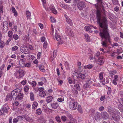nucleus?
<instances>
[{
    "label": "nucleus",
    "mask_w": 123,
    "mask_h": 123,
    "mask_svg": "<svg viewBox=\"0 0 123 123\" xmlns=\"http://www.w3.org/2000/svg\"><path fill=\"white\" fill-rule=\"evenodd\" d=\"M98 23L101 28L99 33V35L102 39L101 43L103 47H106L107 43L110 41V36L108 29V25L106 23V19L104 17L101 19L99 13L98 15Z\"/></svg>",
    "instance_id": "nucleus-1"
},
{
    "label": "nucleus",
    "mask_w": 123,
    "mask_h": 123,
    "mask_svg": "<svg viewBox=\"0 0 123 123\" xmlns=\"http://www.w3.org/2000/svg\"><path fill=\"white\" fill-rule=\"evenodd\" d=\"M108 111L113 118L115 121H117L119 118V116L118 114H115V111L111 107L109 106L108 107Z\"/></svg>",
    "instance_id": "nucleus-2"
},
{
    "label": "nucleus",
    "mask_w": 123,
    "mask_h": 123,
    "mask_svg": "<svg viewBox=\"0 0 123 123\" xmlns=\"http://www.w3.org/2000/svg\"><path fill=\"white\" fill-rule=\"evenodd\" d=\"M71 101H70L68 103L69 107L72 109L75 110L77 107V103L74 101V99H71Z\"/></svg>",
    "instance_id": "nucleus-3"
},
{
    "label": "nucleus",
    "mask_w": 123,
    "mask_h": 123,
    "mask_svg": "<svg viewBox=\"0 0 123 123\" xmlns=\"http://www.w3.org/2000/svg\"><path fill=\"white\" fill-rule=\"evenodd\" d=\"M9 109V107L6 104L4 105L1 110H0V115H3L4 113H7Z\"/></svg>",
    "instance_id": "nucleus-4"
},
{
    "label": "nucleus",
    "mask_w": 123,
    "mask_h": 123,
    "mask_svg": "<svg viewBox=\"0 0 123 123\" xmlns=\"http://www.w3.org/2000/svg\"><path fill=\"white\" fill-rule=\"evenodd\" d=\"M66 34L68 36L73 37L74 35L71 29L69 26H67L65 31Z\"/></svg>",
    "instance_id": "nucleus-5"
},
{
    "label": "nucleus",
    "mask_w": 123,
    "mask_h": 123,
    "mask_svg": "<svg viewBox=\"0 0 123 123\" xmlns=\"http://www.w3.org/2000/svg\"><path fill=\"white\" fill-rule=\"evenodd\" d=\"M86 6L85 3L83 1H80L77 4V7L80 10H83Z\"/></svg>",
    "instance_id": "nucleus-6"
},
{
    "label": "nucleus",
    "mask_w": 123,
    "mask_h": 123,
    "mask_svg": "<svg viewBox=\"0 0 123 123\" xmlns=\"http://www.w3.org/2000/svg\"><path fill=\"white\" fill-rule=\"evenodd\" d=\"M102 12L103 14L104 15V16L102 17H101L100 11L99 10H98L97 11L96 15H97V22H98V13H99V14L100 15V18H101H101L103 19V18L104 17L105 18H106V23L107 25V19L106 18L105 16V9L104 8H102Z\"/></svg>",
    "instance_id": "nucleus-7"
},
{
    "label": "nucleus",
    "mask_w": 123,
    "mask_h": 123,
    "mask_svg": "<svg viewBox=\"0 0 123 123\" xmlns=\"http://www.w3.org/2000/svg\"><path fill=\"white\" fill-rule=\"evenodd\" d=\"M23 97V93L20 92L18 90L17 95L16 97H15V99L20 100L22 99Z\"/></svg>",
    "instance_id": "nucleus-8"
},
{
    "label": "nucleus",
    "mask_w": 123,
    "mask_h": 123,
    "mask_svg": "<svg viewBox=\"0 0 123 123\" xmlns=\"http://www.w3.org/2000/svg\"><path fill=\"white\" fill-rule=\"evenodd\" d=\"M84 28L86 31H89L90 32H92L93 31H92V29L94 28H95V27L92 25L86 26H85Z\"/></svg>",
    "instance_id": "nucleus-9"
},
{
    "label": "nucleus",
    "mask_w": 123,
    "mask_h": 123,
    "mask_svg": "<svg viewBox=\"0 0 123 123\" xmlns=\"http://www.w3.org/2000/svg\"><path fill=\"white\" fill-rule=\"evenodd\" d=\"M2 25L3 30L5 32L6 31H7V28L8 26V23L6 21L3 22L1 24Z\"/></svg>",
    "instance_id": "nucleus-10"
},
{
    "label": "nucleus",
    "mask_w": 123,
    "mask_h": 123,
    "mask_svg": "<svg viewBox=\"0 0 123 123\" xmlns=\"http://www.w3.org/2000/svg\"><path fill=\"white\" fill-rule=\"evenodd\" d=\"M92 82L90 80H87L86 82V84L83 86L84 88L86 89L87 88H90L91 87L90 85L91 84Z\"/></svg>",
    "instance_id": "nucleus-11"
},
{
    "label": "nucleus",
    "mask_w": 123,
    "mask_h": 123,
    "mask_svg": "<svg viewBox=\"0 0 123 123\" xmlns=\"http://www.w3.org/2000/svg\"><path fill=\"white\" fill-rule=\"evenodd\" d=\"M18 90V89H16L12 92L11 94L12 96V97H13V98H15V97H16V96H17Z\"/></svg>",
    "instance_id": "nucleus-12"
},
{
    "label": "nucleus",
    "mask_w": 123,
    "mask_h": 123,
    "mask_svg": "<svg viewBox=\"0 0 123 123\" xmlns=\"http://www.w3.org/2000/svg\"><path fill=\"white\" fill-rule=\"evenodd\" d=\"M102 116L103 119H107L109 117L108 114L106 112L102 113Z\"/></svg>",
    "instance_id": "nucleus-13"
},
{
    "label": "nucleus",
    "mask_w": 123,
    "mask_h": 123,
    "mask_svg": "<svg viewBox=\"0 0 123 123\" xmlns=\"http://www.w3.org/2000/svg\"><path fill=\"white\" fill-rule=\"evenodd\" d=\"M97 62L98 64L100 65L104 63V61L102 57H101L98 58Z\"/></svg>",
    "instance_id": "nucleus-14"
},
{
    "label": "nucleus",
    "mask_w": 123,
    "mask_h": 123,
    "mask_svg": "<svg viewBox=\"0 0 123 123\" xmlns=\"http://www.w3.org/2000/svg\"><path fill=\"white\" fill-rule=\"evenodd\" d=\"M12 99L14 100L13 97H12V95L10 93L8 94L6 96V101L9 100L11 101Z\"/></svg>",
    "instance_id": "nucleus-15"
},
{
    "label": "nucleus",
    "mask_w": 123,
    "mask_h": 123,
    "mask_svg": "<svg viewBox=\"0 0 123 123\" xmlns=\"http://www.w3.org/2000/svg\"><path fill=\"white\" fill-rule=\"evenodd\" d=\"M24 71L21 69H19L17 71V72L19 74V76L20 77H22L24 75Z\"/></svg>",
    "instance_id": "nucleus-16"
},
{
    "label": "nucleus",
    "mask_w": 123,
    "mask_h": 123,
    "mask_svg": "<svg viewBox=\"0 0 123 123\" xmlns=\"http://www.w3.org/2000/svg\"><path fill=\"white\" fill-rule=\"evenodd\" d=\"M51 11L55 14H56L57 12L56 10L55 9V7L53 6H50L49 7Z\"/></svg>",
    "instance_id": "nucleus-17"
},
{
    "label": "nucleus",
    "mask_w": 123,
    "mask_h": 123,
    "mask_svg": "<svg viewBox=\"0 0 123 123\" xmlns=\"http://www.w3.org/2000/svg\"><path fill=\"white\" fill-rule=\"evenodd\" d=\"M12 12L14 13V16L16 17L18 16V13L15 8L13 7H12L11 9Z\"/></svg>",
    "instance_id": "nucleus-18"
},
{
    "label": "nucleus",
    "mask_w": 123,
    "mask_h": 123,
    "mask_svg": "<svg viewBox=\"0 0 123 123\" xmlns=\"http://www.w3.org/2000/svg\"><path fill=\"white\" fill-rule=\"evenodd\" d=\"M51 106L53 108L55 109L58 107L59 105L58 103H56L52 104L51 105Z\"/></svg>",
    "instance_id": "nucleus-19"
},
{
    "label": "nucleus",
    "mask_w": 123,
    "mask_h": 123,
    "mask_svg": "<svg viewBox=\"0 0 123 123\" xmlns=\"http://www.w3.org/2000/svg\"><path fill=\"white\" fill-rule=\"evenodd\" d=\"M86 76L85 74L82 73L79 74H78V77L82 80L85 79Z\"/></svg>",
    "instance_id": "nucleus-20"
},
{
    "label": "nucleus",
    "mask_w": 123,
    "mask_h": 123,
    "mask_svg": "<svg viewBox=\"0 0 123 123\" xmlns=\"http://www.w3.org/2000/svg\"><path fill=\"white\" fill-rule=\"evenodd\" d=\"M38 105V104L37 102H34L32 105V109H36Z\"/></svg>",
    "instance_id": "nucleus-21"
},
{
    "label": "nucleus",
    "mask_w": 123,
    "mask_h": 123,
    "mask_svg": "<svg viewBox=\"0 0 123 123\" xmlns=\"http://www.w3.org/2000/svg\"><path fill=\"white\" fill-rule=\"evenodd\" d=\"M67 23L71 26H72L73 25L72 20L70 18L67 19L66 20Z\"/></svg>",
    "instance_id": "nucleus-22"
},
{
    "label": "nucleus",
    "mask_w": 123,
    "mask_h": 123,
    "mask_svg": "<svg viewBox=\"0 0 123 123\" xmlns=\"http://www.w3.org/2000/svg\"><path fill=\"white\" fill-rule=\"evenodd\" d=\"M97 2V4L95 5L96 6H97V7L99 6H101V5L102 4V0H96Z\"/></svg>",
    "instance_id": "nucleus-23"
},
{
    "label": "nucleus",
    "mask_w": 123,
    "mask_h": 123,
    "mask_svg": "<svg viewBox=\"0 0 123 123\" xmlns=\"http://www.w3.org/2000/svg\"><path fill=\"white\" fill-rule=\"evenodd\" d=\"M39 68L41 71L43 72H45V70L44 69V67L43 66L39 65Z\"/></svg>",
    "instance_id": "nucleus-24"
},
{
    "label": "nucleus",
    "mask_w": 123,
    "mask_h": 123,
    "mask_svg": "<svg viewBox=\"0 0 123 123\" xmlns=\"http://www.w3.org/2000/svg\"><path fill=\"white\" fill-rule=\"evenodd\" d=\"M39 95L41 97H43L46 95V93L44 91L41 92L39 93Z\"/></svg>",
    "instance_id": "nucleus-25"
},
{
    "label": "nucleus",
    "mask_w": 123,
    "mask_h": 123,
    "mask_svg": "<svg viewBox=\"0 0 123 123\" xmlns=\"http://www.w3.org/2000/svg\"><path fill=\"white\" fill-rule=\"evenodd\" d=\"M53 98L51 96H49L47 98L46 101L48 103H49L51 102Z\"/></svg>",
    "instance_id": "nucleus-26"
},
{
    "label": "nucleus",
    "mask_w": 123,
    "mask_h": 123,
    "mask_svg": "<svg viewBox=\"0 0 123 123\" xmlns=\"http://www.w3.org/2000/svg\"><path fill=\"white\" fill-rule=\"evenodd\" d=\"M104 73L101 72L99 73V77L100 80H103V74Z\"/></svg>",
    "instance_id": "nucleus-27"
},
{
    "label": "nucleus",
    "mask_w": 123,
    "mask_h": 123,
    "mask_svg": "<svg viewBox=\"0 0 123 123\" xmlns=\"http://www.w3.org/2000/svg\"><path fill=\"white\" fill-rule=\"evenodd\" d=\"M36 113L38 115L40 114L42 112V111L40 108L37 109L36 110Z\"/></svg>",
    "instance_id": "nucleus-28"
},
{
    "label": "nucleus",
    "mask_w": 123,
    "mask_h": 123,
    "mask_svg": "<svg viewBox=\"0 0 123 123\" xmlns=\"http://www.w3.org/2000/svg\"><path fill=\"white\" fill-rule=\"evenodd\" d=\"M117 72V71L116 70H111L109 71V73L111 75H114Z\"/></svg>",
    "instance_id": "nucleus-29"
},
{
    "label": "nucleus",
    "mask_w": 123,
    "mask_h": 123,
    "mask_svg": "<svg viewBox=\"0 0 123 123\" xmlns=\"http://www.w3.org/2000/svg\"><path fill=\"white\" fill-rule=\"evenodd\" d=\"M84 36L86 40L88 41L90 40V37H89L88 35L87 34H85Z\"/></svg>",
    "instance_id": "nucleus-30"
},
{
    "label": "nucleus",
    "mask_w": 123,
    "mask_h": 123,
    "mask_svg": "<svg viewBox=\"0 0 123 123\" xmlns=\"http://www.w3.org/2000/svg\"><path fill=\"white\" fill-rule=\"evenodd\" d=\"M55 38L57 41H60L61 39L60 36L58 35L57 34H56L55 35Z\"/></svg>",
    "instance_id": "nucleus-31"
},
{
    "label": "nucleus",
    "mask_w": 123,
    "mask_h": 123,
    "mask_svg": "<svg viewBox=\"0 0 123 123\" xmlns=\"http://www.w3.org/2000/svg\"><path fill=\"white\" fill-rule=\"evenodd\" d=\"M96 115L95 118L99 119L100 118V117L101 115V114L99 112H97L95 113Z\"/></svg>",
    "instance_id": "nucleus-32"
},
{
    "label": "nucleus",
    "mask_w": 123,
    "mask_h": 123,
    "mask_svg": "<svg viewBox=\"0 0 123 123\" xmlns=\"http://www.w3.org/2000/svg\"><path fill=\"white\" fill-rule=\"evenodd\" d=\"M74 86L76 88L77 90L80 91V85L78 84H75L74 85Z\"/></svg>",
    "instance_id": "nucleus-33"
},
{
    "label": "nucleus",
    "mask_w": 123,
    "mask_h": 123,
    "mask_svg": "<svg viewBox=\"0 0 123 123\" xmlns=\"http://www.w3.org/2000/svg\"><path fill=\"white\" fill-rule=\"evenodd\" d=\"M30 98L32 101H33L34 100V94L33 92H31L30 93Z\"/></svg>",
    "instance_id": "nucleus-34"
},
{
    "label": "nucleus",
    "mask_w": 123,
    "mask_h": 123,
    "mask_svg": "<svg viewBox=\"0 0 123 123\" xmlns=\"http://www.w3.org/2000/svg\"><path fill=\"white\" fill-rule=\"evenodd\" d=\"M55 119L56 120L58 123L60 122L61 120L60 117L59 116H57L55 117Z\"/></svg>",
    "instance_id": "nucleus-35"
},
{
    "label": "nucleus",
    "mask_w": 123,
    "mask_h": 123,
    "mask_svg": "<svg viewBox=\"0 0 123 123\" xmlns=\"http://www.w3.org/2000/svg\"><path fill=\"white\" fill-rule=\"evenodd\" d=\"M77 110L80 113H82V110L80 105H78Z\"/></svg>",
    "instance_id": "nucleus-36"
},
{
    "label": "nucleus",
    "mask_w": 123,
    "mask_h": 123,
    "mask_svg": "<svg viewBox=\"0 0 123 123\" xmlns=\"http://www.w3.org/2000/svg\"><path fill=\"white\" fill-rule=\"evenodd\" d=\"M61 118L63 122L66 121L67 119V117L65 116H62Z\"/></svg>",
    "instance_id": "nucleus-37"
},
{
    "label": "nucleus",
    "mask_w": 123,
    "mask_h": 123,
    "mask_svg": "<svg viewBox=\"0 0 123 123\" xmlns=\"http://www.w3.org/2000/svg\"><path fill=\"white\" fill-rule=\"evenodd\" d=\"M42 2H43V7L45 9V10H49V8H46V7L45 6L44 4L46 3L45 0H41Z\"/></svg>",
    "instance_id": "nucleus-38"
},
{
    "label": "nucleus",
    "mask_w": 123,
    "mask_h": 123,
    "mask_svg": "<svg viewBox=\"0 0 123 123\" xmlns=\"http://www.w3.org/2000/svg\"><path fill=\"white\" fill-rule=\"evenodd\" d=\"M66 114L69 118H72L73 117L72 116H71V115L67 112L66 113Z\"/></svg>",
    "instance_id": "nucleus-39"
},
{
    "label": "nucleus",
    "mask_w": 123,
    "mask_h": 123,
    "mask_svg": "<svg viewBox=\"0 0 123 123\" xmlns=\"http://www.w3.org/2000/svg\"><path fill=\"white\" fill-rule=\"evenodd\" d=\"M92 67L93 66L92 65L89 64L87 65L86 66H85L84 68H86V67H87L88 69H91L92 68Z\"/></svg>",
    "instance_id": "nucleus-40"
},
{
    "label": "nucleus",
    "mask_w": 123,
    "mask_h": 123,
    "mask_svg": "<svg viewBox=\"0 0 123 123\" xmlns=\"http://www.w3.org/2000/svg\"><path fill=\"white\" fill-rule=\"evenodd\" d=\"M18 47L17 46H15L12 47V50L13 51H15L17 50L18 49Z\"/></svg>",
    "instance_id": "nucleus-41"
},
{
    "label": "nucleus",
    "mask_w": 123,
    "mask_h": 123,
    "mask_svg": "<svg viewBox=\"0 0 123 123\" xmlns=\"http://www.w3.org/2000/svg\"><path fill=\"white\" fill-rule=\"evenodd\" d=\"M26 14L27 15V17H30L31 16V14L29 11H26Z\"/></svg>",
    "instance_id": "nucleus-42"
},
{
    "label": "nucleus",
    "mask_w": 123,
    "mask_h": 123,
    "mask_svg": "<svg viewBox=\"0 0 123 123\" xmlns=\"http://www.w3.org/2000/svg\"><path fill=\"white\" fill-rule=\"evenodd\" d=\"M13 38L15 40H17L19 38L18 36L16 34H14L13 35Z\"/></svg>",
    "instance_id": "nucleus-43"
},
{
    "label": "nucleus",
    "mask_w": 123,
    "mask_h": 123,
    "mask_svg": "<svg viewBox=\"0 0 123 123\" xmlns=\"http://www.w3.org/2000/svg\"><path fill=\"white\" fill-rule=\"evenodd\" d=\"M0 47L1 48H3L5 46V44L4 42L3 41H1L0 42Z\"/></svg>",
    "instance_id": "nucleus-44"
},
{
    "label": "nucleus",
    "mask_w": 123,
    "mask_h": 123,
    "mask_svg": "<svg viewBox=\"0 0 123 123\" xmlns=\"http://www.w3.org/2000/svg\"><path fill=\"white\" fill-rule=\"evenodd\" d=\"M29 89V87L28 86H25L24 88V90L25 92H27L28 91Z\"/></svg>",
    "instance_id": "nucleus-45"
},
{
    "label": "nucleus",
    "mask_w": 123,
    "mask_h": 123,
    "mask_svg": "<svg viewBox=\"0 0 123 123\" xmlns=\"http://www.w3.org/2000/svg\"><path fill=\"white\" fill-rule=\"evenodd\" d=\"M25 63L24 62H19V64L22 67H24L25 64Z\"/></svg>",
    "instance_id": "nucleus-46"
},
{
    "label": "nucleus",
    "mask_w": 123,
    "mask_h": 123,
    "mask_svg": "<svg viewBox=\"0 0 123 123\" xmlns=\"http://www.w3.org/2000/svg\"><path fill=\"white\" fill-rule=\"evenodd\" d=\"M31 65V64L30 63H27L25 64L24 66L27 67H30Z\"/></svg>",
    "instance_id": "nucleus-47"
},
{
    "label": "nucleus",
    "mask_w": 123,
    "mask_h": 123,
    "mask_svg": "<svg viewBox=\"0 0 123 123\" xmlns=\"http://www.w3.org/2000/svg\"><path fill=\"white\" fill-rule=\"evenodd\" d=\"M12 32L11 31H10L8 32V35L9 37H11L12 35Z\"/></svg>",
    "instance_id": "nucleus-48"
},
{
    "label": "nucleus",
    "mask_w": 123,
    "mask_h": 123,
    "mask_svg": "<svg viewBox=\"0 0 123 123\" xmlns=\"http://www.w3.org/2000/svg\"><path fill=\"white\" fill-rule=\"evenodd\" d=\"M112 2L113 4L114 5H117L118 3L117 0H113Z\"/></svg>",
    "instance_id": "nucleus-49"
},
{
    "label": "nucleus",
    "mask_w": 123,
    "mask_h": 123,
    "mask_svg": "<svg viewBox=\"0 0 123 123\" xmlns=\"http://www.w3.org/2000/svg\"><path fill=\"white\" fill-rule=\"evenodd\" d=\"M47 45V42H44L43 44V46L44 48L45 49L46 48Z\"/></svg>",
    "instance_id": "nucleus-50"
},
{
    "label": "nucleus",
    "mask_w": 123,
    "mask_h": 123,
    "mask_svg": "<svg viewBox=\"0 0 123 123\" xmlns=\"http://www.w3.org/2000/svg\"><path fill=\"white\" fill-rule=\"evenodd\" d=\"M36 85V83L35 81H33L31 82V85L33 87L35 86Z\"/></svg>",
    "instance_id": "nucleus-51"
},
{
    "label": "nucleus",
    "mask_w": 123,
    "mask_h": 123,
    "mask_svg": "<svg viewBox=\"0 0 123 123\" xmlns=\"http://www.w3.org/2000/svg\"><path fill=\"white\" fill-rule=\"evenodd\" d=\"M50 19L52 22L54 23L56 22V20L54 17H51Z\"/></svg>",
    "instance_id": "nucleus-52"
},
{
    "label": "nucleus",
    "mask_w": 123,
    "mask_h": 123,
    "mask_svg": "<svg viewBox=\"0 0 123 123\" xmlns=\"http://www.w3.org/2000/svg\"><path fill=\"white\" fill-rule=\"evenodd\" d=\"M64 99L63 98H59L57 99V101L59 102H62L64 101Z\"/></svg>",
    "instance_id": "nucleus-53"
},
{
    "label": "nucleus",
    "mask_w": 123,
    "mask_h": 123,
    "mask_svg": "<svg viewBox=\"0 0 123 123\" xmlns=\"http://www.w3.org/2000/svg\"><path fill=\"white\" fill-rule=\"evenodd\" d=\"M3 6H0V12L1 13H2L3 12V11L2 10ZM1 15V13H0V15Z\"/></svg>",
    "instance_id": "nucleus-54"
},
{
    "label": "nucleus",
    "mask_w": 123,
    "mask_h": 123,
    "mask_svg": "<svg viewBox=\"0 0 123 123\" xmlns=\"http://www.w3.org/2000/svg\"><path fill=\"white\" fill-rule=\"evenodd\" d=\"M41 52H39L38 53L37 56V59H39L40 58V56H41Z\"/></svg>",
    "instance_id": "nucleus-55"
},
{
    "label": "nucleus",
    "mask_w": 123,
    "mask_h": 123,
    "mask_svg": "<svg viewBox=\"0 0 123 123\" xmlns=\"http://www.w3.org/2000/svg\"><path fill=\"white\" fill-rule=\"evenodd\" d=\"M68 80L69 83L71 84L72 83V79L71 78H68Z\"/></svg>",
    "instance_id": "nucleus-56"
},
{
    "label": "nucleus",
    "mask_w": 123,
    "mask_h": 123,
    "mask_svg": "<svg viewBox=\"0 0 123 123\" xmlns=\"http://www.w3.org/2000/svg\"><path fill=\"white\" fill-rule=\"evenodd\" d=\"M57 51H54L53 52V57H55L57 55Z\"/></svg>",
    "instance_id": "nucleus-57"
},
{
    "label": "nucleus",
    "mask_w": 123,
    "mask_h": 123,
    "mask_svg": "<svg viewBox=\"0 0 123 123\" xmlns=\"http://www.w3.org/2000/svg\"><path fill=\"white\" fill-rule=\"evenodd\" d=\"M44 90V88L43 87H40L38 89V90L40 91V92L43 91Z\"/></svg>",
    "instance_id": "nucleus-58"
},
{
    "label": "nucleus",
    "mask_w": 123,
    "mask_h": 123,
    "mask_svg": "<svg viewBox=\"0 0 123 123\" xmlns=\"http://www.w3.org/2000/svg\"><path fill=\"white\" fill-rule=\"evenodd\" d=\"M26 80H24L21 82V83L23 85H24L26 84Z\"/></svg>",
    "instance_id": "nucleus-59"
},
{
    "label": "nucleus",
    "mask_w": 123,
    "mask_h": 123,
    "mask_svg": "<svg viewBox=\"0 0 123 123\" xmlns=\"http://www.w3.org/2000/svg\"><path fill=\"white\" fill-rule=\"evenodd\" d=\"M11 39L10 38H9L7 40V41L6 43V45H7L8 44L9 42L11 41Z\"/></svg>",
    "instance_id": "nucleus-60"
},
{
    "label": "nucleus",
    "mask_w": 123,
    "mask_h": 123,
    "mask_svg": "<svg viewBox=\"0 0 123 123\" xmlns=\"http://www.w3.org/2000/svg\"><path fill=\"white\" fill-rule=\"evenodd\" d=\"M45 38L44 37H42L41 38V40L42 42H44L45 40Z\"/></svg>",
    "instance_id": "nucleus-61"
},
{
    "label": "nucleus",
    "mask_w": 123,
    "mask_h": 123,
    "mask_svg": "<svg viewBox=\"0 0 123 123\" xmlns=\"http://www.w3.org/2000/svg\"><path fill=\"white\" fill-rule=\"evenodd\" d=\"M25 60L26 59L25 58L21 59H20L19 62H25Z\"/></svg>",
    "instance_id": "nucleus-62"
},
{
    "label": "nucleus",
    "mask_w": 123,
    "mask_h": 123,
    "mask_svg": "<svg viewBox=\"0 0 123 123\" xmlns=\"http://www.w3.org/2000/svg\"><path fill=\"white\" fill-rule=\"evenodd\" d=\"M18 122V120L17 119H13V123H16Z\"/></svg>",
    "instance_id": "nucleus-63"
},
{
    "label": "nucleus",
    "mask_w": 123,
    "mask_h": 123,
    "mask_svg": "<svg viewBox=\"0 0 123 123\" xmlns=\"http://www.w3.org/2000/svg\"><path fill=\"white\" fill-rule=\"evenodd\" d=\"M31 106V105L30 104H28L26 105V107L27 108H29Z\"/></svg>",
    "instance_id": "nucleus-64"
}]
</instances>
